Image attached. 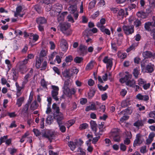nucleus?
<instances>
[{"mask_svg": "<svg viewBox=\"0 0 155 155\" xmlns=\"http://www.w3.org/2000/svg\"><path fill=\"white\" fill-rule=\"evenodd\" d=\"M134 25L136 27H138L141 25V22L140 20L138 19L136 20L134 22Z\"/></svg>", "mask_w": 155, "mask_h": 155, "instance_id": "obj_53", "label": "nucleus"}, {"mask_svg": "<svg viewBox=\"0 0 155 155\" xmlns=\"http://www.w3.org/2000/svg\"><path fill=\"white\" fill-rule=\"evenodd\" d=\"M47 22V20L44 17H39L36 18V22L38 25V28L40 31H44L45 25Z\"/></svg>", "mask_w": 155, "mask_h": 155, "instance_id": "obj_2", "label": "nucleus"}, {"mask_svg": "<svg viewBox=\"0 0 155 155\" xmlns=\"http://www.w3.org/2000/svg\"><path fill=\"white\" fill-rule=\"evenodd\" d=\"M73 60V57L70 55L66 56L65 58V61L66 63L71 62Z\"/></svg>", "mask_w": 155, "mask_h": 155, "instance_id": "obj_52", "label": "nucleus"}, {"mask_svg": "<svg viewBox=\"0 0 155 155\" xmlns=\"http://www.w3.org/2000/svg\"><path fill=\"white\" fill-rule=\"evenodd\" d=\"M96 3V1L95 0H93L89 4V8L90 9L93 8L95 6Z\"/></svg>", "mask_w": 155, "mask_h": 155, "instance_id": "obj_51", "label": "nucleus"}, {"mask_svg": "<svg viewBox=\"0 0 155 155\" xmlns=\"http://www.w3.org/2000/svg\"><path fill=\"white\" fill-rule=\"evenodd\" d=\"M94 65L93 64V62L91 61L88 64L85 68V69L86 70H91L93 68Z\"/></svg>", "mask_w": 155, "mask_h": 155, "instance_id": "obj_37", "label": "nucleus"}, {"mask_svg": "<svg viewBox=\"0 0 155 155\" xmlns=\"http://www.w3.org/2000/svg\"><path fill=\"white\" fill-rule=\"evenodd\" d=\"M64 18L63 16H62V15L59 14L58 15L57 17V20L58 22H59L61 21H62L64 20Z\"/></svg>", "mask_w": 155, "mask_h": 155, "instance_id": "obj_56", "label": "nucleus"}, {"mask_svg": "<svg viewBox=\"0 0 155 155\" xmlns=\"http://www.w3.org/2000/svg\"><path fill=\"white\" fill-rule=\"evenodd\" d=\"M141 135L139 134H137L136 135V139L134 140L133 143V146L134 147L138 145H140L142 141L141 140Z\"/></svg>", "mask_w": 155, "mask_h": 155, "instance_id": "obj_12", "label": "nucleus"}, {"mask_svg": "<svg viewBox=\"0 0 155 155\" xmlns=\"http://www.w3.org/2000/svg\"><path fill=\"white\" fill-rule=\"evenodd\" d=\"M54 118L56 120L58 125L62 124V120L64 119V117L62 114H54Z\"/></svg>", "mask_w": 155, "mask_h": 155, "instance_id": "obj_13", "label": "nucleus"}, {"mask_svg": "<svg viewBox=\"0 0 155 155\" xmlns=\"http://www.w3.org/2000/svg\"><path fill=\"white\" fill-rule=\"evenodd\" d=\"M33 131L37 137L39 136L41 134V132L39 130L35 128L33 129Z\"/></svg>", "mask_w": 155, "mask_h": 155, "instance_id": "obj_57", "label": "nucleus"}, {"mask_svg": "<svg viewBox=\"0 0 155 155\" xmlns=\"http://www.w3.org/2000/svg\"><path fill=\"white\" fill-rule=\"evenodd\" d=\"M110 135L112 137L114 141L119 142L120 140V137L118 129L114 128L112 129L110 133Z\"/></svg>", "mask_w": 155, "mask_h": 155, "instance_id": "obj_4", "label": "nucleus"}, {"mask_svg": "<svg viewBox=\"0 0 155 155\" xmlns=\"http://www.w3.org/2000/svg\"><path fill=\"white\" fill-rule=\"evenodd\" d=\"M68 89L63 91V92L67 97L69 98H71L72 97V95L76 93V90L74 88L71 89L69 88Z\"/></svg>", "mask_w": 155, "mask_h": 155, "instance_id": "obj_11", "label": "nucleus"}, {"mask_svg": "<svg viewBox=\"0 0 155 155\" xmlns=\"http://www.w3.org/2000/svg\"><path fill=\"white\" fill-rule=\"evenodd\" d=\"M68 2L70 6L68 8V11L71 14H74L77 11V0H66Z\"/></svg>", "mask_w": 155, "mask_h": 155, "instance_id": "obj_3", "label": "nucleus"}, {"mask_svg": "<svg viewBox=\"0 0 155 155\" xmlns=\"http://www.w3.org/2000/svg\"><path fill=\"white\" fill-rule=\"evenodd\" d=\"M143 57L145 59L151 58L153 56V54L150 51H147L143 52L142 54Z\"/></svg>", "mask_w": 155, "mask_h": 155, "instance_id": "obj_22", "label": "nucleus"}, {"mask_svg": "<svg viewBox=\"0 0 155 155\" xmlns=\"http://www.w3.org/2000/svg\"><path fill=\"white\" fill-rule=\"evenodd\" d=\"M101 31L102 32L105 33L107 35H110V32L109 30L108 29L105 28V26L103 28H101Z\"/></svg>", "mask_w": 155, "mask_h": 155, "instance_id": "obj_38", "label": "nucleus"}, {"mask_svg": "<svg viewBox=\"0 0 155 155\" xmlns=\"http://www.w3.org/2000/svg\"><path fill=\"white\" fill-rule=\"evenodd\" d=\"M143 123L141 120H138L134 124V126L137 127L142 126Z\"/></svg>", "mask_w": 155, "mask_h": 155, "instance_id": "obj_31", "label": "nucleus"}, {"mask_svg": "<svg viewBox=\"0 0 155 155\" xmlns=\"http://www.w3.org/2000/svg\"><path fill=\"white\" fill-rule=\"evenodd\" d=\"M35 10L39 14L41 13L42 12V8L41 6L39 4L35 5L34 7Z\"/></svg>", "mask_w": 155, "mask_h": 155, "instance_id": "obj_25", "label": "nucleus"}, {"mask_svg": "<svg viewBox=\"0 0 155 155\" xmlns=\"http://www.w3.org/2000/svg\"><path fill=\"white\" fill-rule=\"evenodd\" d=\"M136 15L139 18H146L149 15L147 13L144 12H138L136 13Z\"/></svg>", "mask_w": 155, "mask_h": 155, "instance_id": "obj_19", "label": "nucleus"}, {"mask_svg": "<svg viewBox=\"0 0 155 155\" xmlns=\"http://www.w3.org/2000/svg\"><path fill=\"white\" fill-rule=\"evenodd\" d=\"M88 124L84 123L81 124L80 125L79 127V129L80 130H82L86 129L88 127Z\"/></svg>", "mask_w": 155, "mask_h": 155, "instance_id": "obj_42", "label": "nucleus"}, {"mask_svg": "<svg viewBox=\"0 0 155 155\" xmlns=\"http://www.w3.org/2000/svg\"><path fill=\"white\" fill-rule=\"evenodd\" d=\"M29 105L27 104H26L23 107L21 110V114H28V110Z\"/></svg>", "mask_w": 155, "mask_h": 155, "instance_id": "obj_28", "label": "nucleus"}, {"mask_svg": "<svg viewBox=\"0 0 155 155\" xmlns=\"http://www.w3.org/2000/svg\"><path fill=\"white\" fill-rule=\"evenodd\" d=\"M128 103L126 100L123 101L121 103V106L122 107H127Z\"/></svg>", "mask_w": 155, "mask_h": 155, "instance_id": "obj_62", "label": "nucleus"}, {"mask_svg": "<svg viewBox=\"0 0 155 155\" xmlns=\"http://www.w3.org/2000/svg\"><path fill=\"white\" fill-rule=\"evenodd\" d=\"M8 136L7 135L1 137L0 138V145L4 142H5L6 139L8 138Z\"/></svg>", "mask_w": 155, "mask_h": 155, "instance_id": "obj_49", "label": "nucleus"}, {"mask_svg": "<svg viewBox=\"0 0 155 155\" xmlns=\"http://www.w3.org/2000/svg\"><path fill=\"white\" fill-rule=\"evenodd\" d=\"M98 87L100 91H105L108 88V86L106 84L104 87H103L102 85L98 84Z\"/></svg>", "mask_w": 155, "mask_h": 155, "instance_id": "obj_41", "label": "nucleus"}, {"mask_svg": "<svg viewBox=\"0 0 155 155\" xmlns=\"http://www.w3.org/2000/svg\"><path fill=\"white\" fill-rule=\"evenodd\" d=\"M58 94V92H55L54 91H52L51 95L53 98L56 101H58L59 100L58 98V97L57 96Z\"/></svg>", "mask_w": 155, "mask_h": 155, "instance_id": "obj_39", "label": "nucleus"}, {"mask_svg": "<svg viewBox=\"0 0 155 155\" xmlns=\"http://www.w3.org/2000/svg\"><path fill=\"white\" fill-rule=\"evenodd\" d=\"M37 103L36 101L33 102L31 105V110H34L36 109L37 107Z\"/></svg>", "mask_w": 155, "mask_h": 155, "instance_id": "obj_43", "label": "nucleus"}, {"mask_svg": "<svg viewBox=\"0 0 155 155\" xmlns=\"http://www.w3.org/2000/svg\"><path fill=\"white\" fill-rule=\"evenodd\" d=\"M43 58L37 57L36 59V67L37 68H40L41 63L43 61Z\"/></svg>", "mask_w": 155, "mask_h": 155, "instance_id": "obj_26", "label": "nucleus"}, {"mask_svg": "<svg viewBox=\"0 0 155 155\" xmlns=\"http://www.w3.org/2000/svg\"><path fill=\"white\" fill-rule=\"evenodd\" d=\"M71 27L70 23L67 22L60 23L58 26V30H60L62 33L67 36L71 35L72 30L70 28Z\"/></svg>", "mask_w": 155, "mask_h": 155, "instance_id": "obj_1", "label": "nucleus"}, {"mask_svg": "<svg viewBox=\"0 0 155 155\" xmlns=\"http://www.w3.org/2000/svg\"><path fill=\"white\" fill-rule=\"evenodd\" d=\"M42 137L48 139L50 142L51 143L52 140L55 139V136L54 132L48 130L45 132L43 134Z\"/></svg>", "mask_w": 155, "mask_h": 155, "instance_id": "obj_6", "label": "nucleus"}, {"mask_svg": "<svg viewBox=\"0 0 155 155\" xmlns=\"http://www.w3.org/2000/svg\"><path fill=\"white\" fill-rule=\"evenodd\" d=\"M24 99L25 98L24 97H21L17 99L16 104L18 105V107L21 106Z\"/></svg>", "mask_w": 155, "mask_h": 155, "instance_id": "obj_24", "label": "nucleus"}, {"mask_svg": "<svg viewBox=\"0 0 155 155\" xmlns=\"http://www.w3.org/2000/svg\"><path fill=\"white\" fill-rule=\"evenodd\" d=\"M138 84L140 86L143 85L146 83V81L143 79L140 78L138 80Z\"/></svg>", "mask_w": 155, "mask_h": 155, "instance_id": "obj_48", "label": "nucleus"}, {"mask_svg": "<svg viewBox=\"0 0 155 155\" xmlns=\"http://www.w3.org/2000/svg\"><path fill=\"white\" fill-rule=\"evenodd\" d=\"M62 124H59V125H58V127L60 131L62 133H64L66 131V128L64 126L62 125Z\"/></svg>", "mask_w": 155, "mask_h": 155, "instance_id": "obj_46", "label": "nucleus"}, {"mask_svg": "<svg viewBox=\"0 0 155 155\" xmlns=\"http://www.w3.org/2000/svg\"><path fill=\"white\" fill-rule=\"evenodd\" d=\"M136 83V81L133 79L130 80L129 79L126 83V84L130 87H132Z\"/></svg>", "mask_w": 155, "mask_h": 155, "instance_id": "obj_29", "label": "nucleus"}, {"mask_svg": "<svg viewBox=\"0 0 155 155\" xmlns=\"http://www.w3.org/2000/svg\"><path fill=\"white\" fill-rule=\"evenodd\" d=\"M47 51H46L45 50H42L40 54V58H43L45 56L47 55Z\"/></svg>", "mask_w": 155, "mask_h": 155, "instance_id": "obj_47", "label": "nucleus"}, {"mask_svg": "<svg viewBox=\"0 0 155 155\" xmlns=\"http://www.w3.org/2000/svg\"><path fill=\"white\" fill-rule=\"evenodd\" d=\"M28 63V59H25L23 61H20L18 63L19 71L22 73H23L26 71V64Z\"/></svg>", "mask_w": 155, "mask_h": 155, "instance_id": "obj_7", "label": "nucleus"}, {"mask_svg": "<svg viewBox=\"0 0 155 155\" xmlns=\"http://www.w3.org/2000/svg\"><path fill=\"white\" fill-rule=\"evenodd\" d=\"M53 119L51 115H48L47 117L46 122L48 124H50L52 122Z\"/></svg>", "mask_w": 155, "mask_h": 155, "instance_id": "obj_44", "label": "nucleus"}, {"mask_svg": "<svg viewBox=\"0 0 155 155\" xmlns=\"http://www.w3.org/2000/svg\"><path fill=\"white\" fill-rule=\"evenodd\" d=\"M83 58L78 56L76 57L74 59V61L76 63H80L83 61Z\"/></svg>", "mask_w": 155, "mask_h": 155, "instance_id": "obj_35", "label": "nucleus"}, {"mask_svg": "<svg viewBox=\"0 0 155 155\" xmlns=\"http://www.w3.org/2000/svg\"><path fill=\"white\" fill-rule=\"evenodd\" d=\"M136 98L139 100H143L144 101H147L149 99V97L148 95H143L140 93L136 95Z\"/></svg>", "mask_w": 155, "mask_h": 155, "instance_id": "obj_15", "label": "nucleus"}, {"mask_svg": "<svg viewBox=\"0 0 155 155\" xmlns=\"http://www.w3.org/2000/svg\"><path fill=\"white\" fill-rule=\"evenodd\" d=\"M140 72V70H138V68H137L134 69L133 74L136 78H138Z\"/></svg>", "mask_w": 155, "mask_h": 155, "instance_id": "obj_32", "label": "nucleus"}, {"mask_svg": "<svg viewBox=\"0 0 155 155\" xmlns=\"http://www.w3.org/2000/svg\"><path fill=\"white\" fill-rule=\"evenodd\" d=\"M95 92L94 90L90 91L88 93V97L89 99L91 98L94 95Z\"/></svg>", "mask_w": 155, "mask_h": 155, "instance_id": "obj_45", "label": "nucleus"}, {"mask_svg": "<svg viewBox=\"0 0 155 155\" xmlns=\"http://www.w3.org/2000/svg\"><path fill=\"white\" fill-rule=\"evenodd\" d=\"M120 150L123 151H125L127 149V147L123 143H121L120 145Z\"/></svg>", "mask_w": 155, "mask_h": 155, "instance_id": "obj_55", "label": "nucleus"}, {"mask_svg": "<svg viewBox=\"0 0 155 155\" xmlns=\"http://www.w3.org/2000/svg\"><path fill=\"white\" fill-rule=\"evenodd\" d=\"M129 118V117L127 115H124L120 119V121L121 122H123L124 121L127 120Z\"/></svg>", "mask_w": 155, "mask_h": 155, "instance_id": "obj_59", "label": "nucleus"}, {"mask_svg": "<svg viewBox=\"0 0 155 155\" xmlns=\"http://www.w3.org/2000/svg\"><path fill=\"white\" fill-rule=\"evenodd\" d=\"M87 102V100L85 98H82L80 99V103L81 105H84Z\"/></svg>", "mask_w": 155, "mask_h": 155, "instance_id": "obj_60", "label": "nucleus"}, {"mask_svg": "<svg viewBox=\"0 0 155 155\" xmlns=\"http://www.w3.org/2000/svg\"><path fill=\"white\" fill-rule=\"evenodd\" d=\"M41 86L45 88H47V84L44 79H42L41 80Z\"/></svg>", "mask_w": 155, "mask_h": 155, "instance_id": "obj_50", "label": "nucleus"}, {"mask_svg": "<svg viewBox=\"0 0 155 155\" xmlns=\"http://www.w3.org/2000/svg\"><path fill=\"white\" fill-rule=\"evenodd\" d=\"M96 109L95 105L94 104H92L86 107L85 110L88 111L90 110H95Z\"/></svg>", "mask_w": 155, "mask_h": 155, "instance_id": "obj_27", "label": "nucleus"}, {"mask_svg": "<svg viewBox=\"0 0 155 155\" xmlns=\"http://www.w3.org/2000/svg\"><path fill=\"white\" fill-rule=\"evenodd\" d=\"M125 76L119 80L120 82L122 84L126 83L127 81L131 79L132 77V75L130 74L128 71L125 72Z\"/></svg>", "mask_w": 155, "mask_h": 155, "instance_id": "obj_10", "label": "nucleus"}, {"mask_svg": "<svg viewBox=\"0 0 155 155\" xmlns=\"http://www.w3.org/2000/svg\"><path fill=\"white\" fill-rule=\"evenodd\" d=\"M62 6L59 3H57L52 6V9H54L55 10H56L57 12L59 13L62 9Z\"/></svg>", "mask_w": 155, "mask_h": 155, "instance_id": "obj_18", "label": "nucleus"}, {"mask_svg": "<svg viewBox=\"0 0 155 155\" xmlns=\"http://www.w3.org/2000/svg\"><path fill=\"white\" fill-rule=\"evenodd\" d=\"M69 73V71L67 69H65L62 72V74L63 76L66 78H70L71 76L70 75Z\"/></svg>", "mask_w": 155, "mask_h": 155, "instance_id": "obj_30", "label": "nucleus"}, {"mask_svg": "<svg viewBox=\"0 0 155 155\" xmlns=\"http://www.w3.org/2000/svg\"><path fill=\"white\" fill-rule=\"evenodd\" d=\"M69 81L70 80L68 79L64 81L63 87V91L65 90L66 89H68L69 88Z\"/></svg>", "mask_w": 155, "mask_h": 155, "instance_id": "obj_36", "label": "nucleus"}, {"mask_svg": "<svg viewBox=\"0 0 155 155\" xmlns=\"http://www.w3.org/2000/svg\"><path fill=\"white\" fill-rule=\"evenodd\" d=\"M117 12V17L118 18L119 20L123 19L125 15L124 10L122 9H121L120 10H119Z\"/></svg>", "mask_w": 155, "mask_h": 155, "instance_id": "obj_21", "label": "nucleus"}, {"mask_svg": "<svg viewBox=\"0 0 155 155\" xmlns=\"http://www.w3.org/2000/svg\"><path fill=\"white\" fill-rule=\"evenodd\" d=\"M91 128L92 130L94 132V133L95 134V135L97 136V124L96 121L91 120L90 122Z\"/></svg>", "mask_w": 155, "mask_h": 155, "instance_id": "obj_16", "label": "nucleus"}, {"mask_svg": "<svg viewBox=\"0 0 155 155\" xmlns=\"http://www.w3.org/2000/svg\"><path fill=\"white\" fill-rule=\"evenodd\" d=\"M97 136H96V137L93 138L92 141V143L93 144H96L100 138V136L101 135H100L99 133H97Z\"/></svg>", "mask_w": 155, "mask_h": 155, "instance_id": "obj_34", "label": "nucleus"}, {"mask_svg": "<svg viewBox=\"0 0 155 155\" xmlns=\"http://www.w3.org/2000/svg\"><path fill=\"white\" fill-rule=\"evenodd\" d=\"M104 126L102 125H99V134L100 135H101L102 134V132L104 131V128H103Z\"/></svg>", "mask_w": 155, "mask_h": 155, "instance_id": "obj_58", "label": "nucleus"}, {"mask_svg": "<svg viewBox=\"0 0 155 155\" xmlns=\"http://www.w3.org/2000/svg\"><path fill=\"white\" fill-rule=\"evenodd\" d=\"M77 143L76 142H74L70 141L68 143V146L70 147L71 150L73 151L76 147Z\"/></svg>", "mask_w": 155, "mask_h": 155, "instance_id": "obj_23", "label": "nucleus"}, {"mask_svg": "<svg viewBox=\"0 0 155 155\" xmlns=\"http://www.w3.org/2000/svg\"><path fill=\"white\" fill-rule=\"evenodd\" d=\"M60 46L63 51L66 52L68 48V44L66 40L62 39L60 41Z\"/></svg>", "mask_w": 155, "mask_h": 155, "instance_id": "obj_9", "label": "nucleus"}, {"mask_svg": "<svg viewBox=\"0 0 155 155\" xmlns=\"http://www.w3.org/2000/svg\"><path fill=\"white\" fill-rule=\"evenodd\" d=\"M11 74L13 77V80L16 81L18 77V73L16 69L12 68L11 70Z\"/></svg>", "mask_w": 155, "mask_h": 155, "instance_id": "obj_17", "label": "nucleus"}, {"mask_svg": "<svg viewBox=\"0 0 155 155\" xmlns=\"http://www.w3.org/2000/svg\"><path fill=\"white\" fill-rule=\"evenodd\" d=\"M87 47L82 44L80 45L79 48L80 55L83 56L86 55L87 53Z\"/></svg>", "mask_w": 155, "mask_h": 155, "instance_id": "obj_14", "label": "nucleus"}, {"mask_svg": "<svg viewBox=\"0 0 155 155\" xmlns=\"http://www.w3.org/2000/svg\"><path fill=\"white\" fill-rule=\"evenodd\" d=\"M88 84L89 86H93L94 84V81L92 79H90L88 81Z\"/></svg>", "mask_w": 155, "mask_h": 155, "instance_id": "obj_64", "label": "nucleus"}, {"mask_svg": "<svg viewBox=\"0 0 155 155\" xmlns=\"http://www.w3.org/2000/svg\"><path fill=\"white\" fill-rule=\"evenodd\" d=\"M52 9L50 11V13L51 16L52 17H55L56 15H57V13H58L57 12L56 10L54 9Z\"/></svg>", "mask_w": 155, "mask_h": 155, "instance_id": "obj_54", "label": "nucleus"}, {"mask_svg": "<svg viewBox=\"0 0 155 155\" xmlns=\"http://www.w3.org/2000/svg\"><path fill=\"white\" fill-rule=\"evenodd\" d=\"M122 29L124 34L127 35H131L134 32V26L132 25H124L122 27Z\"/></svg>", "mask_w": 155, "mask_h": 155, "instance_id": "obj_5", "label": "nucleus"}, {"mask_svg": "<svg viewBox=\"0 0 155 155\" xmlns=\"http://www.w3.org/2000/svg\"><path fill=\"white\" fill-rule=\"evenodd\" d=\"M67 18L68 21L71 22L72 23L74 22V19L71 15H69L67 16Z\"/></svg>", "mask_w": 155, "mask_h": 155, "instance_id": "obj_63", "label": "nucleus"}, {"mask_svg": "<svg viewBox=\"0 0 155 155\" xmlns=\"http://www.w3.org/2000/svg\"><path fill=\"white\" fill-rule=\"evenodd\" d=\"M103 63L106 64V68H111L113 64V58L109 57L108 56H105L102 60Z\"/></svg>", "mask_w": 155, "mask_h": 155, "instance_id": "obj_8", "label": "nucleus"}, {"mask_svg": "<svg viewBox=\"0 0 155 155\" xmlns=\"http://www.w3.org/2000/svg\"><path fill=\"white\" fill-rule=\"evenodd\" d=\"M146 70L147 72L149 73H151L154 71V69L153 66L150 64H148L146 66Z\"/></svg>", "mask_w": 155, "mask_h": 155, "instance_id": "obj_33", "label": "nucleus"}, {"mask_svg": "<svg viewBox=\"0 0 155 155\" xmlns=\"http://www.w3.org/2000/svg\"><path fill=\"white\" fill-rule=\"evenodd\" d=\"M150 27H152V23L150 22H146L144 24V28L148 31L150 30Z\"/></svg>", "mask_w": 155, "mask_h": 155, "instance_id": "obj_40", "label": "nucleus"}, {"mask_svg": "<svg viewBox=\"0 0 155 155\" xmlns=\"http://www.w3.org/2000/svg\"><path fill=\"white\" fill-rule=\"evenodd\" d=\"M52 6L51 4L46 5L45 6V10L47 12H49L51 10V8H52Z\"/></svg>", "mask_w": 155, "mask_h": 155, "instance_id": "obj_61", "label": "nucleus"}, {"mask_svg": "<svg viewBox=\"0 0 155 155\" xmlns=\"http://www.w3.org/2000/svg\"><path fill=\"white\" fill-rule=\"evenodd\" d=\"M132 112V110L130 107H128L127 108L121 111L119 114V115L121 114L124 115H130L131 114Z\"/></svg>", "mask_w": 155, "mask_h": 155, "instance_id": "obj_20", "label": "nucleus"}]
</instances>
